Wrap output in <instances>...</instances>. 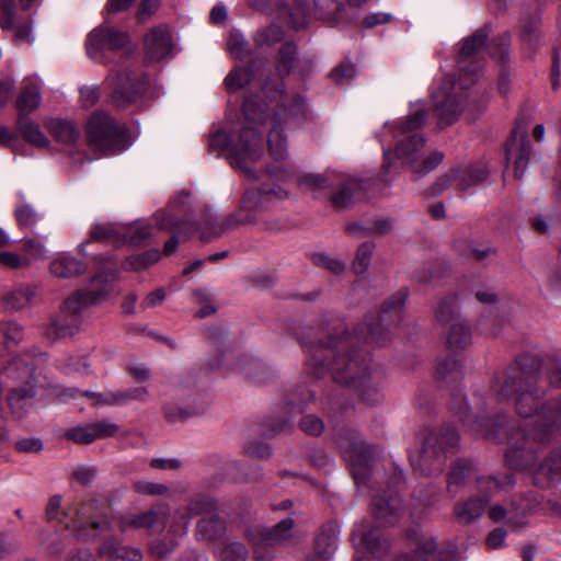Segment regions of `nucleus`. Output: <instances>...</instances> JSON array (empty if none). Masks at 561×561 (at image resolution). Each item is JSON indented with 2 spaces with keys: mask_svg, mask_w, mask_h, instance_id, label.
Listing matches in <instances>:
<instances>
[{
  "mask_svg": "<svg viewBox=\"0 0 561 561\" xmlns=\"http://www.w3.org/2000/svg\"><path fill=\"white\" fill-rule=\"evenodd\" d=\"M437 379L443 382H456L462 378V366L453 356L438 362L436 368Z\"/></svg>",
  "mask_w": 561,
  "mask_h": 561,
  "instance_id": "obj_45",
  "label": "nucleus"
},
{
  "mask_svg": "<svg viewBox=\"0 0 561 561\" xmlns=\"http://www.w3.org/2000/svg\"><path fill=\"white\" fill-rule=\"evenodd\" d=\"M16 15L18 4L15 0H0V26L3 31L13 28Z\"/></svg>",
  "mask_w": 561,
  "mask_h": 561,
  "instance_id": "obj_55",
  "label": "nucleus"
},
{
  "mask_svg": "<svg viewBox=\"0 0 561 561\" xmlns=\"http://www.w3.org/2000/svg\"><path fill=\"white\" fill-rule=\"evenodd\" d=\"M87 142L91 150L117 153L127 148V130L105 112H95L85 126Z\"/></svg>",
  "mask_w": 561,
  "mask_h": 561,
  "instance_id": "obj_9",
  "label": "nucleus"
},
{
  "mask_svg": "<svg viewBox=\"0 0 561 561\" xmlns=\"http://www.w3.org/2000/svg\"><path fill=\"white\" fill-rule=\"evenodd\" d=\"M8 375L20 385L8 394V407L14 419H23L36 394L35 359L30 355L15 356L8 366Z\"/></svg>",
  "mask_w": 561,
  "mask_h": 561,
  "instance_id": "obj_7",
  "label": "nucleus"
},
{
  "mask_svg": "<svg viewBox=\"0 0 561 561\" xmlns=\"http://www.w3.org/2000/svg\"><path fill=\"white\" fill-rule=\"evenodd\" d=\"M354 339L340 327L308 328L299 337L306 354V369L314 377L330 374L332 379L357 390L363 401H379L381 374L370 366L368 354L356 351Z\"/></svg>",
  "mask_w": 561,
  "mask_h": 561,
  "instance_id": "obj_1",
  "label": "nucleus"
},
{
  "mask_svg": "<svg viewBox=\"0 0 561 561\" xmlns=\"http://www.w3.org/2000/svg\"><path fill=\"white\" fill-rule=\"evenodd\" d=\"M14 216L19 226L22 228L33 227L39 217L35 209L28 204H23L16 207L14 210Z\"/></svg>",
  "mask_w": 561,
  "mask_h": 561,
  "instance_id": "obj_61",
  "label": "nucleus"
},
{
  "mask_svg": "<svg viewBox=\"0 0 561 561\" xmlns=\"http://www.w3.org/2000/svg\"><path fill=\"white\" fill-rule=\"evenodd\" d=\"M300 428L308 435L318 436L323 432L324 423L317 415L309 414L301 419Z\"/></svg>",
  "mask_w": 561,
  "mask_h": 561,
  "instance_id": "obj_64",
  "label": "nucleus"
},
{
  "mask_svg": "<svg viewBox=\"0 0 561 561\" xmlns=\"http://www.w3.org/2000/svg\"><path fill=\"white\" fill-rule=\"evenodd\" d=\"M531 145L526 134H522L517 139V135L506 142V159L513 161L514 175L516 179H522L529 158H530Z\"/></svg>",
  "mask_w": 561,
  "mask_h": 561,
  "instance_id": "obj_24",
  "label": "nucleus"
},
{
  "mask_svg": "<svg viewBox=\"0 0 561 561\" xmlns=\"http://www.w3.org/2000/svg\"><path fill=\"white\" fill-rule=\"evenodd\" d=\"M458 442L459 435L453 426L431 432L425 437L417 458L412 459V466L426 476L442 472L447 454L456 448Z\"/></svg>",
  "mask_w": 561,
  "mask_h": 561,
  "instance_id": "obj_8",
  "label": "nucleus"
},
{
  "mask_svg": "<svg viewBox=\"0 0 561 561\" xmlns=\"http://www.w3.org/2000/svg\"><path fill=\"white\" fill-rule=\"evenodd\" d=\"M477 472V465L471 459H458L447 473V492L455 496Z\"/></svg>",
  "mask_w": 561,
  "mask_h": 561,
  "instance_id": "obj_30",
  "label": "nucleus"
},
{
  "mask_svg": "<svg viewBox=\"0 0 561 561\" xmlns=\"http://www.w3.org/2000/svg\"><path fill=\"white\" fill-rule=\"evenodd\" d=\"M49 130L57 141L65 145H73L80 137V130L68 121L53 119L49 123Z\"/></svg>",
  "mask_w": 561,
  "mask_h": 561,
  "instance_id": "obj_41",
  "label": "nucleus"
},
{
  "mask_svg": "<svg viewBox=\"0 0 561 561\" xmlns=\"http://www.w3.org/2000/svg\"><path fill=\"white\" fill-rule=\"evenodd\" d=\"M297 46L294 42L282 44L277 56V71L280 76H287L297 67Z\"/></svg>",
  "mask_w": 561,
  "mask_h": 561,
  "instance_id": "obj_44",
  "label": "nucleus"
},
{
  "mask_svg": "<svg viewBox=\"0 0 561 561\" xmlns=\"http://www.w3.org/2000/svg\"><path fill=\"white\" fill-rule=\"evenodd\" d=\"M341 8L337 0H313L314 16L323 20L335 19Z\"/></svg>",
  "mask_w": 561,
  "mask_h": 561,
  "instance_id": "obj_57",
  "label": "nucleus"
},
{
  "mask_svg": "<svg viewBox=\"0 0 561 561\" xmlns=\"http://www.w3.org/2000/svg\"><path fill=\"white\" fill-rule=\"evenodd\" d=\"M538 376L523 368L513 367L496 375L491 389L499 402L516 397L515 408L520 417H531L534 427L524 436L540 435L545 443L554 427L561 426V396L540 402L543 391L537 387Z\"/></svg>",
  "mask_w": 561,
  "mask_h": 561,
  "instance_id": "obj_2",
  "label": "nucleus"
},
{
  "mask_svg": "<svg viewBox=\"0 0 561 561\" xmlns=\"http://www.w3.org/2000/svg\"><path fill=\"white\" fill-rule=\"evenodd\" d=\"M193 516L186 507L178 508L171 515V519L163 523L168 531L173 536L183 537L187 533L188 523Z\"/></svg>",
  "mask_w": 561,
  "mask_h": 561,
  "instance_id": "obj_48",
  "label": "nucleus"
},
{
  "mask_svg": "<svg viewBox=\"0 0 561 561\" xmlns=\"http://www.w3.org/2000/svg\"><path fill=\"white\" fill-rule=\"evenodd\" d=\"M83 294H72L60 306L59 312L50 318L46 327L45 336L50 341H57L71 336L80 330L82 312L87 308L82 300Z\"/></svg>",
  "mask_w": 561,
  "mask_h": 561,
  "instance_id": "obj_13",
  "label": "nucleus"
},
{
  "mask_svg": "<svg viewBox=\"0 0 561 561\" xmlns=\"http://www.w3.org/2000/svg\"><path fill=\"white\" fill-rule=\"evenodd\" d=\"M144 80L131 72L118 75L112 92V103L118 108H125L136 102L144 90Z\"/></svg>",
  "mask_w": 561,
  "mask_h": 561,
  "instance_id": "obj_20",
  "label": "nucleus"
},
{
  "mask_svg": "<svg viewBox=\"0 0 561 561\" xmlns=\"http://www.w3.org/2000/svg\"><path fill=\"white\" fill-rule=\"evenodd\" d=\"M228 49L233 58L244 59L251 57L253 51L242 33L232 31L227 43Z\"/></svg>",
  "mask_w": 561,
  "mask_h": 561,
  "instance_id": "obj_50",
  "label": "nucleus"
},
{
  "mask_svg": "<svg viewBox=\"0 0 561 561\" xmlns=\"http://www.w3.org/2000/svg\"><path fill=\"white\" fill-rule=\"evenodd\" d=\"M336 549V536L330 530H323L316 540L314 553L305 561H329Z\"/></svg>",
  "mask_w": 561,
  "mask_h": 561,
  "instance_id": "obj_39",
  "label": "nucleus"
},
{
  "mask_svg": "<svg viewBox=\"0 0 561 561\" xmlns=\"http://www.w3.org/2000/svg\"><path fill=\"white\" fill-rule=\"evenodd\" d=\"M427 118V111L421 104H414L410 114L396 126V138H398L396 149L383 151L385 172L397 170L399 165L409 167L416 178H420L442 163L444 154L440 151H433L421 160L425 145L421 129Z\"/></svg>",
  "mask_w": 561,
  "mask_h": 561,
  "instance_id": "obj_3",
  "label": "nucleus"
},
{
  "mask_svg": "<svg viewBox=\"0 0 561 561\" xmlns=\"http://www.w3.org/2000/svg\"><path fill=\"white\" fill-rule=\"evenodd\" d=\"M116 273L114 271H103L94 275L84 290L76 291L75 294H83L82 300L84 306L100 305L105 301L111 293L114 290V283Z\"/></svg>",
  "mask_w": 561,
  "mask_h": 561,
  "instance_id": "obj_21",
  "label": "nucleus"
},
{
  "mask_svg": "<svg viewBox=\"0 0 561 561\" xmlns=\"http://www.w3.org/2000/svg\"><path fill=\"white\" fill-rule=\"evenodd\" d=\"M435 112L440 127L454 124L461 112L460 102L453 94H447L444 89H438L434 94Z\"/></svg>",
  "mask_w": 561,
  "mask_h": 561,
  "instance_id": "obj_28",
  "label": "nucleus"
},
{
  "mask_svg": "<svg viewBox=\"0 0 561 561\" xmlns=\"http://www.w3.org/2000/svg\"><path fill=\"white\" fill-rule=\"evenodd\" d=\"M374 249L375 243L371 241L364 242L357 248L356 255L352 264L353 272L356 275H363L366 273L370 265Z\"/></svg>",
  "mask_w": 561,
  "mask_h": 561,
  "instance_id": "obj_52",
  "label": "nucleus"
},
{
  "mask_svg": "<svg viewBox=\"0 0 561 561\" xmlns=\"http://www.w3.org/2000/svg\"><path fill=\"white\" fill-rule=\"evenodd\" d=\"M264 64V58L255 56L251 59V65L248 67H236L229 72L225 79V83L229 91L239 90L249 84L254 78L253 68Z\"/></svg>",
  "mask_w": 561,
  "mask_h": 561,
  "instance_id": "obj_36",
  "label": "nucleus"
},
{
  "mask_svg": "<svg viewBox=\"0 0 561 561\" xmlns=\"http://www.w3.org/2000/svg\"><path fill=\"white\" fill-rule=\"evenodd\" d=\"M123 232V244L130 243L134 245L140 244L150 236V226L146 224L136 222L128 226L121 225Z\"/></svg>",
  "mask_w": 561,
  "mask_h": 561,
  "instance_id": "obj_51",
  "label": "nucleus"
},
{
  "mask_svg": "<svg viewBox=\"0 0 561 561\" xmlns=\"http://www.w3.org/2000/svg\"><path fill=\"white\" fill-rule=\"evenodd\" d=\"M510 46V36L507 33L500 35L490 47V55L497 58L502 64L507 60V49Z\"/></svg>",
  "mask_w": 561,
  "mask_h": 561,
  "instance_id": "obj_63",
  "label": "nucleus"
},
{
  "mask_svg": "<svg viewBox=\"0 0 561 561\" xmlns=\"http://www.w3.org/2000/svg\"><path fill=\"white\" fill-rule=\"evenodd\" d=\"M516 483L513 473H504L499 476H478L476 478L477 495L489 497V503L492 496L500 491H507L512 489Z\"/></svg>",
  "mask_w": 561,
  "mask_h": 561,
  "instance_id": "obj_29",
  "label": "nucleus"
},
{
  "mask_svg": "<svg viewBox=\"0 0 561 561\" xmlns=\"http://www.w3.org/2000/svg\"><path fill=\"white\" fill-rule=\"evenodd\" d=\"M18 126L23 138L30 144L39 148H44L49 145L48 138L41 130L39 126L28 118L20 117Z\"/></svg>",
  "mask_w": 561,
  "mask_h": 561,
  "instance_id": "obj_43",
  "label": "nucleus"
},
{
  "mask_svg": "<svg viewBox=\"0 0 561 561\" xmlns=\"http://www.w3.org/2000/svg\"><path fill=\"white\" fill-rule=\"evenodd\" d=\"M311 15L308 0H295L289 10V23L293 28L301 30L307 26Z\"/></svg>",
  "mask_w": 561,
  "mask_h": 561,
  "instance_id": "obj_49",
  "label": "nucleus"
},
{
  "mask_svg": "<svg viewBox=\"0 0 561 561\" xmlns=\"http://www.w3.org/2000/svg\"><path fill=\"white\" fill-rule=\"evenodd\" d=\"M82 394L92 400V405H116L121 407V393L117 391L93 392L84 391Z\"/></svg>",
  "mask_w": 561,
  "mask_h": 561,
  "instance_id": "obj_58",
  "label": "nucleus"
},
{
  "mask_svg": "<svg viewBox=\"0 0 561 561\" xmlns=\"http://www.w3.org/2000/svg\"><path fill=\"white\" fill-rule=\"evenodd\" d=\"M226 531L225 522L216 514L204 516L196 526V539L199 541H215Z\"/></svg>",
  "mask_w": 561,
  "mask_h": 561,
  "instance_id": "obj_35",
  "label": "nucleus"
},
{
  "mask_svg": "<svg viewBox=\"0 0 561 561\" xmlns=\"http://www.w3.org/2000/svg\"><path fill=\"white\" fill-rule=\"evenodd\" d=\"M447 328L448 331L446 332V344L449 350H462L471 343L470 329L461 320L454 322Z\"/></svg>",
  "mask_w": 561,
  "mask_h": 561,
  "instance_id": "obj_40",
  "label": "nucleus"
},
{
  "mask_svg": "<svg viewBox=\"0 0 561 561\" xmlns=\"http://www.w3.org/2000/svg\"><path fill=\"white\" fill-rule=\"evenodd\" d=\"M65 527L81 541L91 540L111 530L112 525L103 513V505L98 500H89L68 505L59 519Z\"/></svg>",
  "mask_w": 561,
  "mask_h": 561,
  "instance_id": "obj_6",
  "label": "nucleus"
},
{
  "mask_svg": "<svg viewBox=\"0 0 561 561\" xmlns=\"http://www.w3.org/2000/svg\"><path fill=\"white\" fill-rule=\"evenodd\" d=\"M408 296L407 288H401L390 296L383 302L380 311L371 312L365 317L356 336L377 346L386 345L391 339L389 325L393 321L392 313L399 312L404 307Z\"/></svg>",
  "mask_w": 561,
  "mask_h": 561,
  "instance_id": "obj_10",
  "label": "nucleus"
},
{
  "mask_svg": "<svg viewBox=\"0 0 561 561\" xmlns=\"http://www.w3.org/2000/svg\"><path fill=\"white\" fill-rule=\"evenodd\" d=\"M295 522L287 517L277 523L273 528L251 527L245 535L253 547L254 559H264L268 553L267 548L289 547L299 542V537L294 530Z\"/></svg>",
  "mask_w": 561,
  "mask_h": 561,
  "instance_id": "obj_11",
  "label": "nucleus"
},
{
  "mask_svg": "<svg viewBox=\"0 0 561 561\" xmlns=\"http://www.w3.org/2000/svg\"><path fill=\"white\" fill-rule=\"evenodd\" d=\"M312 262L316 266L327 268L336 275H340L345 271V263L343 261L335 257H331L324 253L313 254Z\"/></svg>",
  "mask_w": 561,
  "mask_h": 561,
  "instance_id": "obj_59",
  "label": "nucleus"
},
{
  "mask_svg": "<svg viewBox=\"0 0 561 561\" xmlns=\"http://www.w3.org/2000/svg\"><path fill=\"white\" fill-rule=\"evenodd\" d=\"M288 197V193L279 185L263 184L261 187L248 190L241 198L242 208L254 214L255 211L268 209L274 201Z\"/></svg>",
  "mask_w": 561,
  "mask_h": 561,
  "instance_id": "obj_17",
  "label": "nucleus"
},
{
  "mask_svg": "<svg viewBox=\"0 0 561 561\" xmlns=\"http://www.w3.org/2000/svg\"><path fill=\"white\" fill-rule=\"evenodd\" d=\"M178 545L175 539L158 538L150 542L148 551L152 558L161 560L170 557L178 548Z\"/></svg>",
  "mask_w": 561,
  "mask_h": 561,
  "instance_id": "obj_53",
  "label": "nucleus"
},
{
  "mask_svg": "<svg viewBox=\"0 0 561 561\" xmlns=\"http://www.w3.org/2000/svg\"><path fill=\"white\" fill-rule=\"evenodd\" d=\"M299 183L312 191L330 190L331 203L339 210L352 205L354 192L360 187L356 180L340 178L333 173L307 174L300 178Z\"/></svg>",
  "mask_w": 561,
  "mask_h": 561,
  "instance_id": "obj_12",
  "label": "nucleus"
},
{
  "mask_svg": "<svg viewBox=\"0 0 561 561\" xmlns=\"http://www.w3.org/2000/svg\"><path fill=\"white\" fill-rule=\"evenodd\" d=\"M24 336V328L15 321L0 323V343L2 342L5 348L18 346Z\"/></svg>",
  "mask_w": 561,
  "mask_h": 561,
  "instance_id": "obj_46",
  "label": "nucleus"
},
{
  "mask_svg": "<svg viewBox=\"0 0 561 561\" xmlns=\"http://www.w3.org/2000/svg\"><path fill=\"white\" fill-rule=\"evenodd\" d=\"M202 221L205 227L201 231V240L209 242L227 231H231L247 225H254L257 222V218L255 214L243 209L240 204L238 210L229 214L219 222L215 220L210 209L205 208L202 214Z\"/></svg>",
  "mask_w": 561,
  "mask_h": 561,
  "instance_id": "obj_15",
  "label": "nucleus"
},
{
  "mask_svg": "<svg viewBox=\"0 0 561 561\" xmlns=\"http://www.w3.org/2000/svg\"><path fill=\"white\" fill-rule=\"evenodd\" d=\"M490 174V169L486 164L473 165L468 168L458 181V186L461 191H467L473 185L483 183Z\"/></svg>",
  "mask_w": 561,
  "mask_h": 561,
  "instance_id": "obj_47",
  "label": "nucleus"
},
{
  "mask_svg": "<svg viewBox=\"0 0 561 561\" xmlns=\"http://www.w3.org/2000/svg\"><path fill=\"white\" fill-rule=\"evenodd\" d=\"M284 38V30L278 23H271L267 26L259 28L252 39L256 47H272L275 44L282 42Z\"/></svg>",
  "mask_w": 561,
  "mask_h": 561,
  "instance_id": "obj_42",
  "label": "nucleus"
},
{
  "mask_svg": "<svg viewBox=\"0 0 561 561\" xmlns=\"http://www.w3.org/2000/svg\"><path fill=\"white\" fill-rule=\"evenodd\" d=\"M435 318L443 327H448L460 320L456 294H448L438 299L435 306Z\"/></svg>",
  "mask_w": 561,
  "mask_h": 561,
  "instance_id": "obj_37",
  "label": "nucleus"
},
{
  "mask_svg": "<svg viewBox=\"0 0 561 561\" xmlns=\"http://www.w3.org/2000/svg\"><path fill=\"white\" fill-rule=\"evenodd\" d=\"M491 33V26L489 24L483 25L477 30L471 36L462 41V45L458 55V65L460 69L459 85L460 88H467V64L474 59L478 54L484 48L485 41Z\"/></svg>",
  "mask_w": 561,
  "mask_h": 561,
  "instance_id": "obj_18",
  "label": "nucleus"
},
{
  "mask_svg": "<svg viewBox=\"0 0 561 561\" xmlns=\"http://www.w3.org/2000/svg\"><path fill=\"white\" fill-rule=\"evenodd\" d=\"M123 232L121 225L114 224H96L90 230V240L110 243L115 247L123 245Z\"/></svg>",
  "mask_w": 561,
  "mask_h": 561,
  "instance_id": "obj_38",
  "label": "nucleus"
},
{
  "mask_svg": "<svg viewBox=\"0 0 561 561\" xmlns=\"http://www.w3.org/2000/svg\"><path fill=\"white\" fill-rule=\"evenodd\" d=\"M397 561H437L436 559V543L433 540H426L421 543L413 557L403 554Z\"/></svg>",
  "mask_w": 561,
  "mask_h": 561,
  "instance_id": "obj_56",
  "label": "nucleus"
},
{
  "mask_svg": "<svg viewBox=\"0 0 561 561\" xmlns=\"http://www.w3.org/2000/svg\"><path fill=\"white\" fill-rule=\"evenodd\" d=\"M341 446L348 454L347 457L353 467L355 482L357 484L364 483L368 468L375 457V450L359 437H353L352 440Z\"/></svg>",
  "mask_w": 561,
  "mask_h": 561,
  "instance_id": "obj_16",
  "label": "nucleus"
},
{
  "mask_svg": "<svg viewBox=\"0 0 561 561\" xmlns=\"http://www.w3.org/2000/svg\"><path fill=\"white\" fill-rule=\"evenodd\" d=\"M245 123L237 139H232L226 131L219 130L209 139L210 150L228 149L230 164L253 175L250 165L257 161L263 153L262 133L257 126L266 121V110L263 104L256 103L253 99L243 102Z\"/></svg>",
  "mask_w": 561,
  "mask_h": 561,
  "instance_id": "obj_4",
  "label": "nucleus"
},
{
  "mask_svg": "<svg viewBox=\"0 0 561 561\" xmlns=\"http://www.w3.org/2000/svg\"><path fill=\"white\" fill-rule=\"evenodd\" d=\"M401 500L397 495H377L371 501V513L380 525H394L400 517Z\"/></svg>",
  "mask_w": 561,
  "mask_h": 561,
  "instance_id": "obj_26",
  "label": "nucleus"
},
{
  "mask_svg": "<svg viewBox=\"0 0 561 561\" xmlns=\"http://www.w3.org/2000/svg\"><path fill=\"white\" fill-rule=\"evenodd\" d=\"M41 100L38 85L31 80H24L15 103L20 117H25L35 111L39 106Z\"/></svg>",
  "mask_w": 561,
  "mask_h": 561,
  "instance_id": "obj_33",
  "label": "nucleus"
},
{
  "mask_svg": "<svg viewBox=\"0 0 561 561\" xmlns=\"http://www.w3.org/2000/svg\"><path fill=\"white\" fill-rule=\"evenodd\" d=\"M489 507V497L472 494L458 501L453 508L458 524L468 526L480 519Z\"/></svg>",
  "mask_w": 561,
  "mask_h": 561,
  "instance_id": "obj_22",
  "label": "nucleus"
},
{
  "mask_svg": "<svg viewBox=\"0 0 561 561\" xmlns=\"http://www.w3.org/2000/svg\"><path fill=\"white\" fill-rule=\"evenodd\" d=\"M127 41V35L108 26H100L94 28L88 36L85 47L90 57L105 49H117Z\"/></svg>",
  "mask_w": 561,
  "mask_h": 561,
  "instance_id": "obj_19",
  "label": "nucleus"
},
{
  "mask_svg": "<svg viewBox=\"0 0 561 561\" xmlns=\"http://www.w3.org/2000/svg\"><path fill=\"white\" fill-rule=\"evenodd\" d=\"M36 296V287L30 284L20 285L3 295L5 309L18 311L28 306Z\"/></svg>",
  "mask_w": 561,
  "mask_h": 561,
  "instance_id": "obj_34",
  "label": "nucleus"
},
{
  "mask_svg": "<svg viewBox=\"0 0 561 561\" xmlns=\"http://www.w3.org/2000/svg\"><path fill=\"white\" fill-rule=\"evenodd\" d=\"M173 48L170 31L164 26L153 27L145 38L146 56L151 61L167 58Z\"/></svg>",
  "mask_w": 561,
  "mask_h": 561,
  "instance_id": "obj_23",
  "label": "nucleus"
},
{
  "mask_svg": "<svg viewBox=\"0 0 561 561\" xmlns=\"http://www.w3.org/2000/svg\"><path fill=\"white\" fill-rule=\"evenodd\" d=\"M247 558L248 549L241 542H230L220 552L221 561H245Z\"/></svg>",
  "mask_w": 561,
  "mask_h": 561,
  "instance_id": "obj_60",
  "label": "nucleus"
},
{
  "mask_svg": "<svg viewBox=\"0 0 561 561\" xmlns=\"http://www.w3.org/2000/svg\"><path fill=\"white\" fill-rule=\"evenodd\" d=\"M87 265L84 262L70 255H59L50 262L49 271L58 278H70L81 275L85 272Z\"/></svg>",
  "mask_w": 561,
  "mask_h": 561,
  "instance_id": "obj_32",
  "label": "nucleus"
},
{
  "mask_svg": "<svg viewBox=\"0 0 561 561\" xmlns=\"http://www.w3.org/2000/svg\"><path fill=\"white\" fill-rule=\"evenodd\" d=\"M170 517V510L167 505H157L139 514H131L122 519L123 529L152 528L157 524L167 523Z\"/></svg>",
  "mask_w": 561,
  "mask_h": 561,
  "instance_id": "obj_27",
  "label": "nucleus"
},
{
  "mask_svg": "<svg viewBox=\"0 0 561 561\" xmlns=\"http://www.w3.org/2000/svg\"><path fill=\"white\" fill-rule=\"evenodd\" d=\"M305 114V99L301 94L291 96L290 102L283 103L282 108L271 118L272 127L267 136L268 152L275 161L287 157V140L284 135L283 122L297 118Z\"/></svg>",
  "mask_w": 561,
  "mask_h": 561,
  "instance_id": "obj_14",
  "label": "nucleus"
},
{
  "mask_svg": "<svg viewBox=\"0 0 561 561\" xmlns=\"http://www.w3.org/2000/svg\"><path fill=\"white\" fill-rule=\"evenodd\" d=\"M352 540L357 553H359L362 549L376 559L383 558L390 548L389 540L378 528L370 529L367 533H362L358 539L354 533L352 535Z\"/></svg>",
  "mask_w": 561,
  "mask_h": 561,
  "instance_id": "obj_25",
  "label": "nucleus"
},
{
  "mask_svg": "<svg viewBox=\"0 0 561 561\" xmlns=\"http://www.w3.org/2000/svg\"><path fill=\"white\" fill-rule=\"evenodd\" d=\"M193 517L201 514H213L217 508L214 499L206 495H197L193 497L187 506H185Z\"/></svg>",
  "mask_w": 561,
  "mask_h": 561,
  "instance_id": "obj_54",
  "label": "nucleus"
},
{
  "mask_svg": "<svg viewBox=\"0 0 561 561\" xmlns=\"http://www.w3.org/2000/svg\"><path fill=\"white\" fill-rule=\"evenodd\" d=\"M546 445L547 440L540 442V435L522 437V440H516L506 451L507 466L516 470H529L536 485L547 486L559 474L561 462L557 457H540Z\"/></svg>",
  "mask_w": 561,
  "mask_h": 561,
  "instance_id": "obj_5",
  "label": "nucleus"
},
{
  "mask_svg": "<svg viewBox=\"0 0 561 561\" xmlns=\"http://www.w3.org/2000/svg\"><path fill=\"white\" fill-rule=\"evenodd\" d=\"M511 513V511H508L506 507H504L502 504L500 503H495L493 505H491L489 507V511H488V514H489V517L492 522L494 523H499V522H502L504 519H506V523L513 527V528H517L519 527L522 524L517 523L513 516H510L508 517V514Z\"/></svg>",
  "mask_w": 561,
  "mask_h": 561,
  "instance_id": "obj_62",
  "label": "nucleus"
},
{
  "mask_svg": "<svg viewBox=\"0 0 561 561\" xmlns=\"http://www.w3.org/2000/svg\"><path fill=\"white\" fill-rule=\"evenodd\" d=\"M100 556L107 561H142L139 549L121 545L114 537H107L99 548Z\"/></svg>",
  "mask_w": 561,
  "mask_h": 561,
  "instance_id": "obj_31",
  "label": "nucleus"
}]
</instances>
